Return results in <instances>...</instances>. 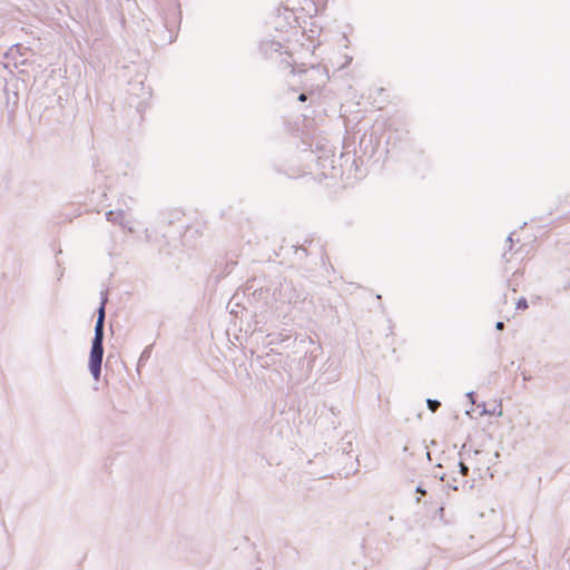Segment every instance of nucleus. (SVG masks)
I'll return each mask as SVG.
<instances>
[{"label":"nucleus","instance_id":"obj_1","mask_svg":"<svg viewBox=\"0 0 570 570\" xmlns=\"http://www.w3.org/2000/svg\"><path fill=\"white\" fill-rule=\"evenodd\" d=\"M104 321H105V302H102L98 311V320L95 327V337L92 341L89 370L94 375L95 380H99L101 362L104 355L102 338H104Z\"/></svg>","mask_w":570,"mask_h":570},{"label":"nucleus","instance_id":"obj_2","mask_svg":"<svg viewBox=\"0 0 570 570\" xmlns=\"http://www.w3.org/2000/svg\"><path fill=\"white\" fill-rule=\"evenodd\" d=\"M458 466L460 469V473L463 475V476H466L468 475V472H469V468L468 465L465 464L464 461H460L458 463Z\"/></svg>","mask_w":570,"mask_h":570},{"label":"nucleus","instance_id":"obj_3","mask_svg":"<svg viewBox=\"0 0 570 570\" xmlns=\"http://www.w3.org/2000/svg\"><path fill=\"white\" fill-rule=\"evenodd\" d=\"M517 308L518 309H527L528 308V302L525 298H520L518 302H517Z\"/></svg>","mask_w":570,"mask_h":570},{"label":"nucleus","instance_id":"obj_4","mask_svg":"<svg viewBox=\"0 0 570 570\" xmlns=\"http://www.w3.org/2000/svg\"><path fill=\"white\" fill-rule=\"evenodd\" d=\"M428 403H429L430 409L433 412L436 411V409L440 406V403L438 401L429 400Z\"/></svg>","mask_w":570,"mask_h":570},{"label":"nucleus","instance_id":"obj_5","mask_svg":"<svg viewBox=\"0 0 570 570\" xmlns=\"http://www.w3.org/2000/svg\"><path fill=\"white\" fill-rule=\"evenodd\" d=\"M306 99H307V97H306V95H305V94H301V95L298 96V100H299V101H302V102L306 101Z\"/></svg>","mask_w":570,"mask_h":570},{"label":"nucleus","instance_id":"obj_6","mask_svg":"<svg viewBox=\"0 0 570 570\" xmlns=\"http://www.w3.org/2000/svg\"><path fill=\"white\" fill-rule=\"evenodd\" d=\"M495 327H497V330H499V331L503 330V327H504L503 322H498V323H497V325H495Z\"/></svg>","mask_w":570,"mask_h":570}]
</instances>
